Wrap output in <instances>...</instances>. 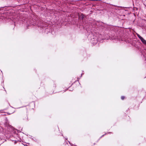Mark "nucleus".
Returning <instances> with one entry per match:
<instances>
[{
	"mask_svg": "<svg viewBox=\"0 0 146 146\" xmlns=\"http://www.w3.org/2000/svg\"><path fill=\"white\" fill-rule=\"evenodd\" d=\"M137 36L141 40V41L143 42V43L145 44H146V40L144 39L143 38L141 37L139 35H137Z\"/></svg>",
	"mask_w": 146,
	"mask_h": 146,
	"instance_id": "f257e3e1",
	"label": "nucleus"
},
{
	"mask_svg": "<svg viewBox=\"0 0 146 146\" xmlns=\"http://www.w3.org/2000/svg\"><path fill=\"white\" fill-rule=\"evenodd\" d=\"M84 15L83 14H81V16L79 17V18L80 19L81 18L82 19L84 18Z\"/></svg>",
	"mask_w": 146,
	"mask_h": 146,
	"instance_id": "f03ea898",
	"label": "nucleus"
},
{
	"mask_svg": "<svg viewBox=\"0 0 146 146\" xmlns=\"http://www.w3.org/2000/svg\"><path fill=\"white\" fill-rule=\"evenodd\" d=\"M124 96H122L121 97V99H122V100H123L124 99Z\"/></svg>",
	"mask_w": 146,
	"mask_h": 146,
	"instance_id": "7ed1b4c3",
	"label": "nucleus"
}]
</instances>
